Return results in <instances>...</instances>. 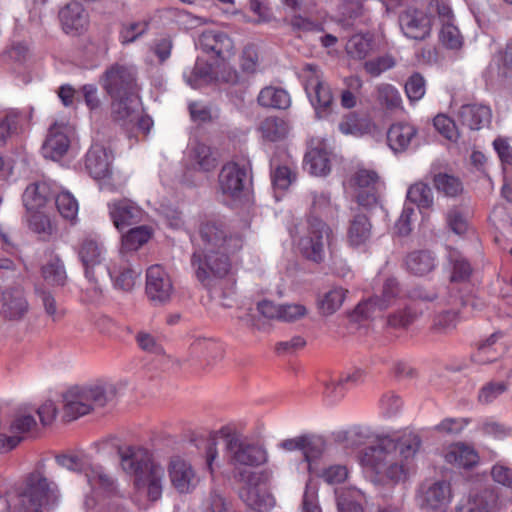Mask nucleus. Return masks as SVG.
<instances>
[{
    "label": "nucleus",
    "instance_id": "nucleus-58",
    "mask_svg": "<svg viewBox=\"0 0 512 512\" xmlns=\"http://www.w3.org/2000/svg\"><path fill=\"white\" fill-rule=\"evenodd\" d=\"M434 126L437 131L450 141L457 142L460 134L453 119L445 115H437L434 118Z\"/></svg>",
    "mask_w": 512,
    "mask_h": 512
},
{
    "label": "nucleus",
    "instance_id": "nucleus-26",
    "mask_svg": "<svg viewBox=\"0 0 512 512\" xmlns=\"http://www.w3.org/2000/svg\"><path fill=\"white\" fill-rule=\"evenodd\" d=\"M491 110L481 104L462 105L458 112V119L471 130H479L488 126L491 121Z\"/></svg>",
    "mask_w": 512,
    "mask_h": 512
},
{
    "label": "nucleus",
    "instance_id": "nucleus-8",
    "mask_svg": "<svg viewBox=\"0 0 512 512\" xmlns=\"http://www.w3.org/2000/svg\"><path fill=\"white\" fill-rule=\"evenodd\" d=\"M331 237V228L320 218L311 215L307 219L306 232L300 237L299 250L306 259L321 263L325 258Z\"/></svg>",
    "mask_w": 512,
    "mask_h": 512
},
{
    "label": "nucleus",
    "instance_id": "nucleus-27",
    "mask_svg": "<svg viewBox=\"0 0 512 512\" xmlns=\"http://www.w3.org/2000/svg\"><path fill=\"white\" fill-rule=\"evenodd\" d=\"M55 189L47 181L35 182L27 186L23 193V204L28 211H38L54 197Z\"/></svg>",
    "mask_w": 512,
    "mask_h": 512
},
{
    "label": "nucleus",
    "instance_id": "nucleus-19",
    "mask_svg": "<svg viewBox=\"0 0 512 512\" xmlns=\"http://www.w3.org/2000/svg\"><path fill=\"white\" fill-rule=\"evenodd\" d=\"M248 180L247 169L237 163L225 164L219 173V187L223 194L239 197Z\"/></svg>",
    "mask_w": 512,
    "mask_h": 512
},
{
    "label": "nucleus",
    "instance_id": "nucleus-40",
    "mask_svg": "<svg viewBox=\"0 0 512 512\" xmlns=\"http://www.w3.org/2000/svg\"><path fill=\"white\" fill-rule=\"evenodd\" d=\"M153 231L147 225L131 228L122 236V249L124 251H136L149 241Z\"/></svg>",
    "mask_w": 512,
    "mask_h": 512
},
{
    "label": "nucleus",
    "instance_id": "nucleus-34",
    "mask_svg": "<svg viewBox=\"0 0 512 512\" xmlns=\"http://www.w3.org/2000/svg\"><path fill=\"white\" fill-rule=\"evenodd\" d=\"M371 237V223L362 213L354 214L348 228V241L352 246L365 244Z\"/></svg>",
    "mask_w": 512,
    "mask_h": 512
},
{
    "label": "nucleus",
    "instance_id": "nucleus-24",
    "mask_svg": "<svg viewBox=\"0 0 512 512\" xmlns=\"http://www.w3.org/2000/svg\"><path fill=\"white\" fill-rule=\"evenodd\" d=\"M498 496L493 489L473 491L465 502L457 507V512H496Z\"/></svg>",
    "mask_w": 512,
    "mask_h": 512
},
{
    "label": "nucleus",
    "instance_id": "nucleus-49",
    "mask_svg": "<svg viewBox=\"0 0 512 512\" xmlns=\"http://www.w3.org/2000/svg\"><path fill=\"white\" fill-rule=\"evenodd\" d=\"M55 204L60 215L67 220H74L78 213V202L68 191H55Z\"/></svg>",
    "mask_w": 512,
    "mask_h": 512
},
{
    "label": "nucleus",
    "instance_id": "nucleus-55",
    "mask_svg": "<svg viewBox=\"0 0 512 512\" xmlns=\"http://www.w3.org/2000/svg\"><path fill=\"white\" fill-rule=\"evenodd\" d=\"M404 88L409 101L417 102L425 95L426 81L420 73L415 72L407 79Z\"/></svg>",
    "mask_w": 512,
    "mask_h": 512
},
{
    "label": "nucleus",
    "instance_id": "nucleus-43",
    "mask_svg": "<svg viewBox=\"0 0 512 512\" xmlns=\"http://www.w3.org/2000/svg\"><path fill=\"white\" fill-rule=\"evenodd\" d=\"M436 190L447 197H457L463 192V185L459 178L446 173H438L433 177Z\"/></svg>",
    "mask_w": 512,
    "mask_h": 512
},
{
    "label": "nucleus",
    "instance_id": "nucleus-47",
    "mask_svg": "<svg viewBox=\"0 0 512 512\" xmlns=\"http://www.w3.org/2000/svg\"><path fill=\"white\" fill-rule=\"evenodd\" d=\"M37 429V422L33 415L26 412H18L8 426V435H16L31 433Z\"/></svg>",
    "mask_w": 512,
    "mask_h": 512
},
{
    "label": "nucleus",
    "instance_id": "nucleus-11",
    "mask_svg": "<svg viewBox=\"0 0 512 512\" xmlns=\"http://www.w3.org/2000/svg\"><path fill=\"white\" fill-rule=\"evenodd\" d=\"M304 70L312 73L305 82V91L311 104L315 108L317 117L319 119L325 118L332 112V91L329 85L322 81L320 76L316 73V66L307 64Z\"/></svg>",
    "mask_w": 512,
    "mask_h": 512
},
{
    "label": "nucleus",
    "instance_id": "nucleus-28",
    "mask_svg": "<svg viewBox=\"0 0 512 512\" xmlns=\"http://www.w3.org/2000/svg\"><path fill=\"white\" fill-rule=\"evenodd\" d=\"M140 273L141 269H137L123 260L106 269V274L110 276L115 288L123 291L132 290Z\"/></svg>",
    "mask_w": 512,
    "mask_h": 512
},
{
    "label": "nucleus",
    "instance_id": "nucleus-61",
    "mask_svg": "<svg viewBox=\"0 0 512 512\" xmlns=\"http://www.w3.org/2000/svg\"><path fill=\"white\" fill-rule=\"evenodd\" d=\"M147 29L148 24L142 21L124 24L120 32L121 43L128 44L136 41Z\"/></svg>",
    "mask_w": 512,
    "mask_h": 512
},
{
    "label": "nucleus",
    "instance_id": "nucleus-22",
    "mask_svg": "<svg viewBox=\"0 0 512 512\" xmlns=\"http://www.w3.org/2000/svg\"><path fill=\"white\" fill-rule=\"evenodd\" d=\"M217 165L216 155L210 146L198 141L190 145L187 154V169L208 173L213 171Z\"/></svg>",
    "mask_w": 512,
    "mask_h": 512
},
{
    "label": "nucleus",
    "instance_id": "nucleus-15",
    "mask_svg": "<svg viewBox=\"0 0 512 512\" xmlns=\"http://www.w3.org/2000/svg\"><path fill=\"white\" fill-rule=\"evenodd\" d=\"M71 128L64 123H54L48 130L42 145V154L46 159L58 161L68 151L70 146Z\"/></svg>",
    "mask_w": 512,
    "mask_h": 512
},
{
    "label": "nucleus",
    "instance_id": "nucleus-18",
    "mask_svg": "<svg viewBox=\"0 0 512 512\" xmlns=\"http://www.w3.org/2000/svg\"><path fill=\"white\" fill-rule=\"evenodd\" d=\"M168 472L172 486L181 494L192 492L199 483L192 465L179 457L171 460Z\"/></svg>",
    "mask_w": 512,
    "mask_h": 512
},
{
    "label": "nucleus",
    "instance_id": "nucleus-50",
    "mask_svg": "<svg viewBox=\"0 0 512 512\" xmlns=\"http://www.w3.org/2000/svg\"><path fill=\"white\" fill-rule=\"evenodd\" d=\"M508 384L504 381H489L485 383L478 392V401L488 405L493 403L499 396L507 392Z\"/></svg>",
    "mask_w": 512,
    "mask_h": 512
},
{
    "label": "nucleus",
    "instance_id": "nucleus-17",
    "mask_svg": "<svg viewBox=\"0 0 512 512\" xmlns=\"http://www.w3.org/2000/svg\"><path fill=\"white\" fill-rule=\"evenodd\" d=\"M108 210L113 225L119 231L142 221L144 212L128 199L114 200L108 203Z\"/></svg>",
    "mask_w": 512,
    "mask_h": 512
},
{
    "label": "nucleus",
    "instance_id": "nucleus-10",
    "mask_svg": "<svg viewBox=\"0 0 512 512\" xmlns=\"http://www.w3.org/2000/svg\"><path fill=\"white\" fill-rule=\"evenodd\" d=\"M78 256L84 267L85 277L97 288L99 278L106 275L107 267L104 265L106 249L104 245L93 237H85L79 244Z\"/></svg>",
    "mask_w": 512,
    "mask_h": 512
},
{
    "label": "nucleus",
    "instance_id": "nucleus-14",
    "mask_svg": "<svg viewBox=\"0 0 512 512\" xmlns=\"http://www.w3.org/2000/svg\"><path fill=\"white\" fill-rule=\"evenodd\" d=\"M198 45L211 57L227 62L234 55V43L224 32L218 30H206L201 33Z\"/></svg>",
    "mask_w": 512,
    "mask_h": 512
},
{
    "label": "nucleus",
    "instance_id": "nucleus-37",
    "mask_svg": "<svg viewBox=\"0 0 512 512\" xmlns=\"http://www.w3.org/2000/svg\"><path fill=\"white\" fill-rule=\"evenodd\" d=\"M348 290L342 287H333L318 298V308L322 315H332L343 304Z\"/></svg>",
    "mask_w": 512,
    "mask_h": 512
},
{
    "label": "nucleus",
    "instance_id": "nucleus-44",
    "mask_svg": "<svg viewBox=\"0 0 512 512\" xmlns=\"http://www.w3.org/2000/svg\"><path fill=\"white\" fill-rule=\"evenodd\" d=\"M407 199L419 208H431L433 205V193L428 184L416 182L407 191Z\"/></svg>",
    "mask_w": 512,
    "mask_h": 512
},
{
    "label": "nucleus",
    "instance_id": "nucleus-60",
    "mask_svg": "<svg viewBox=\"0 0 512 512\" xmlns=\"http://www.w3.org/2000/svg\"><path fill=\"white\" fill-rule=\"evenodd\" d=\"M18 115L19 113L16 110L9 109L4 116H0V147L6 143L16 129Z\"/></svg>",
    "mask_w": 512,
    "mask_h": 512
},
{
    "label": "nucleus",
    "instance_id": "nucleus-16",
    "mask_svg": "<svg viewBox=\"0 0 512 512\" xmlns=\"http://www.w3.org/2000/svg\"><path fill=\"white\" fill-rule=\"evenodd\" d=\"M399 23L407 38L423 41L431 34V19L423 11L408 9L400 15Z\"/></svg>",
    "mask_w": 512,
    "mask_h": 512
},
{
    "label": "nucleus",
    "instance_id": "nucleus-59",
    "mask_svg": "<svg viewBox=\"0 0 512 512\" xmlns=\"http://www.w3.org/2000/svg\"><path fill=\"white\" fill-rule=\"evenodd\" d=\"M394 66L395 60L390 55L379 56L364 63V69L373 77L379 76Z\"/></svg>",
    "mask_w": 512,
    "mask_h": 512
},
{
    "label": "nucleus",
    "instance_id": "nucleus-4",
    "mask_svg": "<svg viewBox=\"0 0 512 512\" xmlns=\"http://www.w3.org/2000/svg\"><path fill=\"white\" fill-rule=\"evenodd\" d=\"M116 393L113 384L96 382L85 386H73L63 394V419L73 421L104 407Z\"/></svg>",
    "mask_w": 512,
    "mask_h": 512
},
{
    "label": "nucleus",
    "instance_id": "nucleus-9",
    "mask_svg": "<svg viewBox=\"0 0 512 512\" xmlns=\"http://www.w3.org/2000/svg\"><path fill=\"white\" fill-rule=\"evenodd\" d=\"M100 84L111 98L138 94L137 69L132 65L114 63L104 71Z\"/></svg>",
    "mask_w": 512,
    "mask_h": 512
},
{
    "label": "nucleus",
    "instance_id": "nucleus-25",
    "mask_svg": "<svg viewBox=\"0 0 512 512\" xmlns=\"http://www.w3.org/2000/svg\"><path fill=\"white\" fill-rule=\"evenodd\" d=\"M417 135V129L404 122L394 123L387 131L388 146L395 153H401L410 147L412 141Z\"/></svg>",
    "mask_w": 512,
    "mask_h": 512
},
{
    "label": "nucleus",
    "instance_id": "nucleus-35",
    "mask_svg": "<svg viewBox=\"0 0 512 512\" xmlns=\"http://www.w3.org/2000/svg\"><path fill=\"white\" fill-rule=\"evenodd\" d=\"M257 101L262 107L274 109H286L291 103L287 91L273 86L264 87L260 91Z\"/></svg>",
    "mask_w": 512,
    "mask_h": 512
},
{
    "label": "nucleus",
    "instance_id": "nucleus-7",
    "mask_svg": "<svg viewBox=\"0 0 512 512\" xmlns=\"http://www.w3.org/2000/svg\"><path fill=\"white\" fill-rule=\"evenodd\" d=\"M225 439V452L228 463L238 468L240 466L256 467L268 461L266 449L246 437L238 434L220 431Z\"/></svg>",
    "mask_w": 512,
    "mask_h": 512
},
{
    "label": "nucleus",
    "instance_id": "nucleus-39",
    "mask_svg": "<svg viewBox=\"0 0 512 512\" xmlns=\"http://www.w3.org/2000/svg\"><path fill=\"white\" fill-rule=\"evenodd\" d=\"M259 131L264 139L276 142L286 137L288 125L279 117H267L260 123Z\"/></svg>",
    "mask_w": 512,
    "mask_h": 512
},
{
    "label": "nucleus",
    "instance_id": "nucleus-31",
    "mask_svg": "<svg viewBox=\"0 0 512 512\" xmlns=\"http://www.w3.org/2000/svg\"><path fill=\"white\" fill-rule=\"evenodd\" d=\"M110 156L102 146H93L86 154V168L95 179H102L110 174Z\"/></svg>",
    "mask_w": 512,
    "mask_h": 512
},
{
    "label": "nucleus",
    "instance_id": "nucleus-54",
    "mask_svg": "<svg viewBox=\"0 0 512 512\" xmlns=\"http://www.w3.org/2000/svg\"><path fill=\"white\" fill-rule=\"evenodd\" d=\"M86 477L91 487L98 485L106 491L114 489V479L101 466H93L91 464L88 472H86Z\"/></svg>",
    "mask_w": 512,
    "mask_h": 512
},
{
    "label": "nucleus",
    "instance_id": "nucleus-53",
    "mask_svg": "<svg viewBox=\"0 0 512 512\" xmlns=\"http://www.w3.org/2000/svg\"><path fill=\"white\" fill-rule=\"evenodd\" d=\"M458 322V312L455 309L445 310L434 318L432 330L435 333L447 334L452 331Z\"/></svg>",
    "mask_w": 512,
    "mask_h": 512
},
{
    "label": "nucleus",
    "instance_id": "nucleus-3",
    "mask_svg": "<svg viewBox=\"0 0 512 512\" xmlns=\"http://www.w3.org/2000/svg\"><path fill=\"white\" fill-rule=\"evenodd\" d=\"M124 471L133 474L134 484L138 490H146L151 501H157L163 490L164 469L153 461L145 448L126 446L118 449Z\"/></svg>",
    "mask_w": 512,
    "mask_h": 512
},
{
    "label": "nucleus",
    "instance_id": "nucleus-42",
    "mask_svg": "<svg viewBox=\"0 0 512 512\" xmlns=\"http://www.w3.org/2000/svg\"><path fill=\"white\" fill-rule=\"evenodd\" d=\"M184 78L192 88H199L214 80V71L208 63L197 61L189 73H184Z\"/></svg>",
    "mask_w": 512,
    "mask_h": 512
},
{
    "label": "nucleus",
    "instance_id": "nucleus-1",
    "mask_svg": "<svg viewBox=\"0 0 512 512\" xmlns=\"http://www.w3.org/2000/svg\"><path fill=\"white\" fill-rule=\"evenodd\" d=\"M422 442V436L415 431L381 437L364 449L361 463L375 474L376 482L405 481L413 469L414 459L422 447Z\"/></svg>",
    "mask_w": 512,
    "mask_h": 512
},
{
    "label": "nucleus",
    "instance_id": "nucleus-38",
    "mask_svg": "<svg viewBox=\"0 0 512 512\" xmlns=\"http://www.w3.org/2000/svg\"><path fill=\"white\" fill-rule=\"evenodd\" d=\"M377 102L388 111L402 110V97L396 87L388 83L379 84L376 87Z\"/></svg>",
    "mask_w": 512,
    "mask_h": 512
},
{
    "label": "nucleus",
    "instance_id": "nucleus-57",
    "mask_svg": "<svg viewBox=\"0 0 512 512\" xmlns=\"http://www.w3.org/2000/svg\"><path fill=\"white\" fill-rule=\"evenodd\" d=\"M417 317L418 315L416 312L412 311L411 308L406 307L403 310L389 314L387 317V325L395 329H405L410 326Z\"/></svg>",
    "mask_w": 512,
    "mask_h": 512
},
{
    "label": "nucleus",
    "instance_id": "nucleus-64",
    "mask_svg": "<svg viewBox=\"0 0 512 512\" xmlns=\"http://www.w3.org/2000/svg\"><path fill=\"white\" fill-rule=\"evenodd\" d=\"M296 179V174L288 166H278L272 173L275 189L286 190Z\"/></svg>",
    "mask_w": 512,
    "mask_h": 512
},
{
    "label": "nucleus",
    "instance_id": "nucleus-41",
    "mask_svg": "<svg viewBox=\"0 0 512 512\" xmlns=\"http://www.w3.org/2000/svg\"><path fill=\"white\" fill-rule=\"evenodd\" d=\"M42 276L53 286H63L67 280L65 266L62 260L55 256L42 267Z\"/></svg>",
    "mask_w": 512,
    "mask_h": 512
},
{
    "label": "nucleus",
    "instance_id": "nucleus-56",
    "mask_svg": "<svg viewBox=\"0 0 512 512\" xmlns=\"http://www.w3.org/2000/svg\"><path fill=\"white\" fill-rule=\"evenodd\" d=\"M204 506L207 512H234L231 502L226 499L219 489L210 491Z\"/></svg>",
    "mask_w": 512,
    "mask_h": 512
},
{
    "label": "nucleus",
    "instance_id": "nucleus-13",
    "mask_svg": "<svg viewBox=\"0 0 512 512\" xmlns=\"http://www.w3.org/2000/svg\"><path fill=\"white\" fill-rule=\"evenodd\" d=\"M170 276L160 265H152L146 273V294L154 305L168 303L173 294Z\"/></svg>",
    "mask_w": 512,
    "mask_h": 512
},
{
    "label": "nucleus",
    "instance_id": "nucleus-6",
    "mask_svg": "<svg viewBox=\"0 0 512 512\" xmlns=\"http://www.w3.org/2000/svg\"><path fill=\"white\" fill-rule=\"evenodd\" d=\"M273 474L271 468L239 471L238 478L243 483L239 496L252 510L267 512L274 507L275 499L268 489Z\"/></svg>",
    "mask_w": 512,
    "mask_h": 512
},
{
    "label": "nucleus",
    "instance_id": "nucleus-33",
    "mask_svg": "<svg viewBox=\"0 0 512 512\" xmlns=\"http://www.w3.org/2000/svg\"><path fill=\"white\" fill-rule=\"evenodd\" d=\"M405 265L411 274L424 276L435 269L436 258L428 250L413 251L406 256Z\"/></svg>",
    "mask_w": 512,
    "mask_h": 512
},
{
    "label": "nucleus",
    "instance_id": "nucleus-36",
    "mask_svg": "<svg viewBox=\"0 0 512 512\" xmlns=\"http://www.w3.org/2000/svg\"><path fill=\"white\" fill-rule=\"evenodd\" d=\"M363 380L364 372L360 369L354 370L352 373H348L337 380L325 383V394L328 397H342L347 388L356 386L362 383Z\"/></svg>",
    "mask_w": 512,
    "mask_h": 512
},
{
    "label": "nucleus",
    "instance_id": "nucleus-12",
    "mask_svg": "<svg viewBox=\"0 0 512 512\" xmlns=\"http://www.w3.org/2000/svg\"><path fill=\"white\" fill-rule=\"evenodd\" d=\"M29 308V302L22 288L13 286L0 291V321H22L28 314Z\"/></svg>",
    "mask_w": 512,
    "mask_h": 512
},
{
    "label": "nucleus",
    "instance_id": "nucleus-5",
    "mask_svg": "<svg viewBox=\"0 0 512 512\" xmlns=\"http://www.w3.org/2000/svg\"><path fill=\"white\" fill-rule=\"evenodd\" d=\"M43 465L30 473L19 494L17 512H49L59 501L57 485L49 481L42 471Z\"/></svg>",
    "mask_w": 512,
    "mask_h": 512
},
{
    "label": "nucleus",
    "instance_id": "nucleus-45",
    "mask_svg": "<svg viewBox=\"0 0 512 512\" xmlns=\"http://www.w3.org/2000/svg\"><path fill=\"white\" fill-rule=\"evenodd\" d=\"M56 462L63 468L74 472H88L91 466L89 456L84 453H67L58 455Z\"/></svg>",
    "mask_w": 512,
    "mask_h": 512
},
{
    "label": "nucleus",
    "instance_id": "nucleus-52",
    "mask_svg": "<svg viewBox=\"0 0 512 512\" xmlns=\"http://www.w3.org/2000/svg\"><path fill=\"white\" fill-rule=\"evenodd\" d=\"M449 258L453 265L451 281L452 282L467 281L472 274V268H471L470 263L456 251L451 252L449 255Z\"/></svg>",
    "mask_w": 512,
    "mask_h": 512
},
{
    "label": "nucleus",
    "instance_id": "nucleus-2",
    "mask_svg": "<svg viewBox=\"0 0 512 512\" xmlns=\"http://www.w3.org/2000/svg\"><path fill=\"white\" fill-rule=\"evenodd\" d=\"M199 236L204 253L194 252L191 266L199 282L210 287L215 278L225 277L231 269V255L243 247L242 237L220 220H206L200 224Z\"/></svg>",
    "mask_w": 512,
    "mask_h": 512
},
{
    "label": "nucleus",
    "instance_id": "nucleus-48",
    "mask_svg": "<svg viewBox=\"0 0 512 512\" xmlns=\"http://www.w3.org/2000/svg\"><path fill=\"white\" fill-rule=\"evenodd\" d=\"M337 508L339 512H363L358 500L362 497L357 489L336 491Z\"/></svg>",
    "mask_w": 512,
    "mask_h": 512
},
{
    "label": "nucleus",
    "instance_id": "nucleus-62",
    "mask_svg": "<svg viewBox=\"0 0 512 512\" xmlns=\"http://www.w3.org/2000/svg\"><path fill=\"white\" fill-rule=\"evenodd\" d=\"M440 41L447 48L457 49L462 44V37L456 26L452 23H445L440 31Z\"/></svg>",
    "mask_w": 512,
    "mask_h": 512
},
{
    "label": "nucleus",
    "instance_id": "nucleus-21",
    "mask_svg": "<svg viewBox=\"0 0 512 512\" xmlns=\"http://www.w3.org/2000/svg\"><path fill=\"white\" fill-rule=\"evenodd\" d=\"M111 116L113 120L123 127L134 124L138 118L140 102L138 94L111 98Z\"/></svg>",
    "mask_w": 512,
    "mask_h": 512
},
{
    "label": "nucleus",
    "instance_id": "nucleus-20",
    "mask_svg": "<svg viewBox=\"0 0 512 512\" xmlns=\"http://www.w3.org/2000/svg\"><path fill=\"white\" fill-rule=\"evenodd\" d=\"M452 498L451 486L446 481H437L428 487H422L420 505L422 508L443 511Z\"/></svg>",
    "mask_w": 512,
    "mask_h": 512
},
{
    "label": "nucleus",
    "instance_id": "nucleus-32",
    "mask_svg": "<svg viewBox=\"0 0 512 512\" xmlns=\"http://www.w3.org/2000/svg\"><path fill=\"white\" fill-rule=\"evenodd\" d=\"M502 337L503 333L498 331L482 341L478 346L477 353L474 355V360L479 364H487L504 354L505 346L502 342H499Z\"/></svg>",
    "mask_w": 512,
    "mask_h": 512
},
{
    "label": "nucleus",
    "instance_id": "nucleus-46",
    "mask_svg": "<svg viewBox=\"0 0 512 512\" xmlns=\"http://www.w3.org/2000/svg\"><path fill=\"white\" fill-rule=\"evenodd\" d=\"M494 69L497 71V75L500 78H506L512 73V41H509L502 51H499L492 59L489 70L493 72Z\"/></svg>",
    "mask_w": 512,
    "mask_h": 512
},
{
    "label": "nucleus",
    "instance_id": "nucleus-23",
    "mask_svg": "<svg viewBox=\"0 0 512 512\" xmlns=\"http://www.w3.org/2000/svg\"><path fill=\"white\" fill-rule=\"evenodd\" d=\"M59 19L65 33L72 35L82 33L88 24L85 9L76 1L68 3L60 10Z\"/></svg>",
    "mask_w": 512,
    "mask_h": 512
},
{
    "label": "nucleus",
    "instance_id": "nucleus-29",
    "mask_svg": "<svg viewBox=\"0 0 512 512\" xmlns=\"http://www.w3.org/2000/svg\"><path fill=\"white\" fill-rule=\"evenodd\" d=\"M445 460L459 468L469 469L478 464L479 455L472 446L458 442L449 446L445 453Z\"/></svg>",
    "mask_w": 512,
    "mask_h": 512
},
{
    "label": "nucleus",
    "instance_id": "nucleus-51",
    "mask_svg": "<svg viewBox=\"0 0 512 512\" xmlns=\"http://www.w3.org/2000/svg\"><path fill=\"white\" fill-rule=\"evenodd\" d=\"M371 50V39L360 34L353 35L346 44L347 53L355 59H364Z\"/></svg>",
    "mask_w": 512,
    "mask_h": 512
},
{
    "label": "nucleus",
    "instance_id": "nucleus-30",
    "mask_svg": "<svg viewBox=\"0 0 512 512\" xmlns=\"http://www.w3.org/2000/svg\"><path fill=\"white\" fill-rule=\"evenodd\" d=\"M304 168L315 176H326L331 170L329 151L320 144L311 148L305 155Z\"/></svg>",
    "mask_w": 512,
    "mask_h": 512
},
{
    "label": "nucleus",
    "instance_id": "nucleus-63",
    "mask_svg": "<svg viewBox=\"0 0 512 512\" xmlns=\"http://www.w3.org/2000/svg\"><path fill=\"white\" fill-rule=\"evenodd\" d=\"M136 342L139 347L148 353L155 355H164L165 351L162 345L157 341V339L148 332L140 331L136 334Z\"/></svg>",
    "mask_w": 512,
    "mask_h": 512
}]
</instances>
